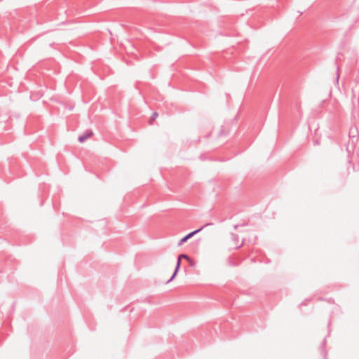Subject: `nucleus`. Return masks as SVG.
I'll list each match as a JSON object with an SVG mask.
<instances>
[{
    "mask_svg": "<svg viewBox=\"0 0 359 359\" xmlns=\"http://www.w3.org/2000/svg\"><path fill=\"white\" fill-rule=\"evenodd\" d=\"M182 259H185L188 262H189L190 264H193L192 259L188 255H184V254L180 255L179 257H178V259H177V265H176V268H175V270L174 271V273L172 274V276L170 278V279L168 281V283H169L171 280H172L174 279V278L175 277V276H176V274H177V271L179 270V268L180 266V262H181Z\"/></svg>",
    "mask_w": 359,
    "mask_h": 359,
    "instance_id": "obj_1",
    "label": "nucleus"
},
{
    "mask_svg": "<svg viewBox=\"0 0 359 359\" xmlns=\"http://www.w3.org/2000/svg\"><path fill=\"white\" fill-rule=\"evenodd\" d=\"M92 135L93 132L91 130H86L83 134L79 137L78 140L80 142L83 143Z\"/></svg>",
    "mask_w": 359,
    "mask_h": 359,
    "instance_id": "obj_2",
    "label": "nucleus"
},
{
    "mask_svg": "<svg viewBox=\"0 0 359 359\" xmlns=\"http://www.w3.org/2000/svg\"><path fill=\"white\" fill-rule=\"evenodd\" d=\"M210 224H205L204 226H203L202 227H201L200 229H196L189 233H188L185 237L188 240L189 238H191L192 236H194L196 233H198L199 231H201L205 226H208Z\"/></svg>",
    "mask_w": 359,
    "mask_h": 359,
    "instance_id": "obj_3",
    "label": "nucleus"
},
{
    "mask_svg": "<svg viewBox=\"0 0 359 359\" xmlns=\"http://www.w3.org/2000/svg\"><path fill=\"white\" fill-rule=\"evenodd\" d=\"M158 114L157 112H154L152 116H151V118H150V121H149V124H152L153 123V121H155V119L158 117Z\"/></svg>",
    "mask_w": 359,
    "mask_h": 359,
    "instance_id": "obj_4",
    "label": "nucleus"
},
{
    "mask_svg": "<svg viewBox=\"0 0 359 359\" xmlns=\"http://www.w3.org/2000/svg\"><path fill=\"white\" fill-rule=\"evenodd\" d=\"M187 241V239L186 238V237L184 236V238H182L180 243H179V245H181L182 243H185L186 241Z\"/></svg>",
    "mask_w": 359,
    "mask_h": 359,
    "instance_id": "obj_5",
    "label": "nucleus"
}]
</instances>
